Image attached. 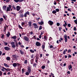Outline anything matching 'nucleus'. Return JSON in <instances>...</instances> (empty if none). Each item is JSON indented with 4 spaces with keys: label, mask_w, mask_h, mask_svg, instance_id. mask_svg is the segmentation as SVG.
Here are the masks:
<instances>
[{
    "label": "nucleus",
    "mask_w": 77,
    "mask_h": 77,
    "mask_svg": "<svg viewBox=\"0 0 77 77\" xmlns=\"http://www.w3.org/2000/svg\"><path fill=\"white\" fill-rule=\"evenodd\" d=\"M28 26L29 27H31L32 26V21H31V20H29L28 22Z\"/></svg>",
    "instance_id": "9d476101"
},
{
    "label": "nucleus",
    "mask_w": 77,
    "mask_h": 77,
    "mask_svg": "<svg viewBox=\"0 0 77 77\" xmlns=\"http://www.w3.org/2000/svg\"><path fill=\"white\" fill-rule=\"evenodd\" d=\"M33 56H34L33 54H32V55H31L30 57H31V59H32V58H33Z\"/></svg>",
    "instance_id": "864d4df0"
},
{
    "label": "nucleus",
    "mask_w": 77,
    "mask_h": 77,
    "mask_svg": "<svg viewBox=\"0 0 77 77\" xmlns=\"http://www.w3.org/2000/svg\"><path fill=\"white\" fill-rule=\"evenodd\" d=\"M26 75H29V72H26L25 73Z\"/></svg>",
    "instance_id": "a18cd8bd"
},
{
    "label": "nucleus",
    "mask_w": 77,
    "mask_h": 77,
    "mask_svg": "<svg viewBox=\"0 0 77 77\" xmlns=\"http://www.w3.org/2000/svg\"><path fill=\"white\" fill-rule=\"evenodd\" d=\"M2 75V72L0 70V76Z\"/></svg>",
    "instance_id": "6e6d98bb"
},
{
    "label": "nucleus",
    "mask_w": 77,
    "mask_h": 77,
    "mask_svg": "<svg viewBox=\"0 0 77 77\" xmlns=\"http://www.w3.org/2000/svg\"><path fill=\"white\" fill-rule=\"evenodd\" d=\"M63 54H66V51L65 50H64L63 52Z\"/></svg>",
    "instance_id": "09e8293b"
},
{
    "label": "nucleus",
    "mask_w": 77,
    "mask_h": 77,
    "mask_svg": "<svg viewBox=\"0 0 77 77\" xmlns=\"http://www.w3.org/2000/svg\"><path fill=\"white\" fill-rule=\"evenodd\" d=\"M31 64H33V62H34V59H32L30 60Z\"/></svg>",
    "instance_id": "412c9836"
},
{
    "label": "nucleus",
    "mask_w": 77,
    "mask_h": 77,
    "mask_svg": "<svg viewBox=\"0 0 77 77\" xmlns=\"http://www.w3.org/2000/svg\"><path fill=\"white\" fill-rule=\"evenodd\" d=\"M2 9L4 11H6V9H7V7L6 5H4L2 7Z\"/></svg>",
    "instance_id": "f8f14e48"
},
{
    "label": "nucleus",
    "mask_w": 77,
    "mask_h": 77,
    "mask_svg": "<svg viewBox=\"0 0 77 77\" xmlns=\"http://www.w3.org/2000/svg\"><path fill=\"white\" fill-rule=\"evenodd\" d=\"M13 66L14 67H16V66H17V63H13Z\"/></svg>",
    "instance_id": "a211bd4d"
},
{
    "label": "nucleus",
    "mask_w": 77,
    "mask_h": 77,
    "mask_svg": "<svg viewBox=\"0 0 77 77\" xmlns=\"http://www.w3.org/2000/svg\"><path fill=\"white\" fill-rule=\"evenodd\" d=\"M57 26H60V23H57Z\"/></svg>",
    "instance_id": "4d7b16f0"
},
{
    "label": "nucleus",
    "mask_w": 77,
    "mask_h": 77,
    "mask_svg": "<svg viewBox=\"0 0 77 77\" xmlns=\"http://www.w3.org/2000/svg\"><path fill=\"white\" fill-rule=\"evenodd\" d=\"M12 8H13V9H14V10H17V8H15V7L14 5H12Z\"/></svg>",
    "instance_id": "7c9ffc66"
},
{
    "label": "nucleus",
    "mask_w": 77,
    "mask_h": 77,
    "mask_svg": "<svg viewBox=\"0 0 77 77\" xmlns=\"http://www.w3.org/2000/svg\"><path fill=\"white\" fill-rule=\"evenodd\" d=\"M11 34H10V32H8V33L6 34L7 36V37H9V36H10Z\"/></svg>",
    "instance_id": "a878e982"
},
{
    "label": "nucleus",
    "mask_w": 77,
    "mask_h": 77,
    "mask_svg": "<svg viewBox=\"0 0 77 77\" xmlns=\"http://www.w3.org/2000/svg\"><path fill=\"white\" fill-rule=\"evenodd\" d=\"M21 9V7L19 6H16V10L17 11H19Z\"/></svg>",
    "instance_id": "9b49d317"
},
{
    "label": "nucleus",
    "mask_w": 77,
    "mask_h": 77,
    "mask_svg": "<svg viewBox=\"0 0 77 77\" xmlns=\"http://www.w3.org/2000/svg\"><path fill=\"white\" fill-rule=\"evenodd\" d=\"M5 26L4 27V32H5L6 31V30L7 27H8V26H7V25H6V24H5Z\"/></svg>",
    "instance_id": "dca6fc26"
},
{
    "label": "nucleus",
    "mask_w": 77,
    "mask_h": 77,
    "mask_svg": "<svg viewBox=\"0 0 77 77\" xmlns=\"http://www.w3.org/2000/svg\"><path fill=\"white\" fill-rule=\"evenodd\" d=\"M50 48H53V49H56V47H55L54 48L53 47V45H52L50 46Z\"/></svg>",
    "instance_id": "393cba45"
},
{
    "label": "nucleus",
    "mask_w": 77,
    "mask_h": 77,
    "mask_svg": "<svg viewBox=\"0 0 77 77\" xmlns=\"http://www.w3.org/2000/svg\"><path fill=\"white\" fill-rule=\"evenodd\" d=\"M56 12H59V9H58V8H57V9H55Z\"/></svg>",
    "instance_id": "de8ad7c7"
},
{
    "label": "nucleus",
    "mask_w": 77,
    "mask_h": 77,
    "mask_svg": "<svg viewBox=\"0 0 77 77\" xmlns=\"http://www.w3.org/2000/svg\"><path fill=\"white\" fill-rule=\"evenodd\" d=\"M4 65L5 66H6V67H7V68H9V66L8 64L6 63H4Z\"/></svg>",
    "instance_id": "aec40b11"
},
{
    "label": "nucleus",
    "mask_w": 77,
    "mask_h": 77,
    "mask_svg": "<svg viewBox=\"0 0 77 77\" xmlns=\"http://www.w3.org/2000/svg\"><path fill=\"white\" fill-rule=\"evenodd\" d=\"M36 60H39V56H36L35 57Z\"/></svg>",
    "instance_id": "37998d69"
},
{
    "label": "nucleus",
    "mask_w": 77,
    "mask_h": 77,
    "mask_svg": "<svg viewBox=\"0 0 77 77\" xmlns=\"http://www.w3.org/2000/svg\"><path fill=\"white\" fill-rule=\"evenodd\" d=\"M30 35H33V32L32 31H31L30 32Z\"/></svg>",
    "instance_id": "338daca9"
},
{
    "label": "nucleus",
    "mask_w": 77,
    "mask_h": 77,
    "mask_svg": "<svg viewBox=\"0 0 77 77\" xmlns=\"http://www.w3.org/2000/svg\"><path fill=\"white\" fill-rule=\"evenodd\" d=\"M52 13L54 14H55L57 13V12H56V11L55 10H54L52 11Z\"/></svg>",
    "instance_id": "cd10ccee"
},
{
    "label": "nucleus",
    "mask_w": 77,
    "mask_h": 77,
    "mask_svg": "<svg viewBox=\"0 0 77 77\" xmlns=\"http://www.w3.org/2000/svg\"><path fill=\"white\" fill-rule=\"evenodd\" d=\"M23 39L26 41H29V38H28L27 36H25L23 37Z\"/></svg>",
    "instance_id": "1a4fd4ad"
},
{
    "label": "nucleus",
    "mask_w": 77,
    "mask_h": 77,
    "mask_svg": "<svg viewBox=\"0 0 77 77\" xmlns=\"http://www.w3.org/2000/svg\"><path fill=\"white\" fill-rule=\"evenodd\" d=\"M48 23L50 25V26H52L54 24L53 22L51 20H49L48 22Z\"/></svg>",
    "instance_id": "423d86ee"
},
{
    "label": "nucleus",
    "mask_w": 77,
    "mask_h": 77,
    "mask_svg": "<svg viewBox=\"0 0 77 77\" xmlns=\"http://www.w3.org/2000/svg\"><path fill=\"white\" fill-rule=\"evenodd\" d=\"M44 39L46 41H47V36H44Z\"/></svg>",
    "instance_id": "2f4dec72"
},
{
    "label": "nucleus",
    "mask_w": 77,
    "mask_h": 77,
    "mask_svg": "<svg viewBox=\"0 0 77 77\" xmlns=\"http://www.w3.org/2000/svg\"><path fill=\"white\" fill-rule=\"evenodd\" d=\"M22 74H24V72H25L24 71V69H22Z\"/></svg>",
    "instance_id": "58836bf2"
},
{
    "label": "nucleus",
    "mask_w": 77,
    "mask_h": 77,
    "mask_svg": "<svg viewBox=\"0 0 77 77\" xmlns=\"http://www.w3.org/2000/svg\"><path fill=\"white\" fill-rule=\"evenodd\" d=\"M4 43L5 45V46H6V45H7L8 44V42H4Z\"/></svg>",
    "instance_id": "c03bdc74"
},
{
    "label": "nucleus",
    "mask_w": 77,
    "mask_h": 77,
    "mask_svg": "<svg viewBox=\"0 0 77 77\" xmlns=\"http://www.w3.org/2000/svg\"><path fill=\"white\" fill-rule=\"evenodd\" d=\"M27 15H30V12H29V11L26 12L24 14V15H23V14H20V18H24V17H27Z\"/></svg>",
    "instance_id": "f257e3e1"
},
{
    "label": "nucleus",
    "mask_w": 77,
    "mask_h": 77,
    "mask_svg": "<svg viewBox=\"0 0 77 77\" xmlns=\"http://www.w3.org/2000/svg\"><path fill=\"white\" fill-rule=\"evenodd\" d=\"M17 47H19V45H18V42L17 43H15Z\"/></svg>",
    "instance_id": "79ce46f5"
},
{
    "label": "nucleus",
    "mask_w": 77,
    "mask_h": 77,
    "mask_svg": "<svg viewBox=\"0 0 77 77\" xmlns=\"http://www.w3.org/2000/svg\"><path fill=\"white\" fill-rule=\"evenodd\" d=\"M5 50H7V51H9L11 50V49L9 48L8 47H5Z\"/></svg>",
    "instance_id": "2eb2a0df"
},
{
    "label": "nucleus",
    "mask_w": 77,
    "mask_h": 77,
    "mask_svg": "<svg viewBox=\"0 0 77 77\" xmlns=\"http://www.w3.org/2000/svg\"><path fill=\"white\" fill-rule=\"evenodd\" d=\"M19 28H20L21 29H23V28L22 27H21V26L19 25Z\"/></svg>",
    "instance_id": "49530a36"
},
{
    "label": "nucleus",
    "mask_w": 77,
    "mask_h": 77,
    "mask_svg": "<svg viewBox=\"0 0 77 77\" xmlns=\"http://www.w3.org/2000/svg\"><path fill=\"white\" fill-rule=\"evenodd\" d=\"M73 30L75 31V30H77V29H76V27H75V26L74 27V29H73Z\"/></svg>",
    "instance_id": "bf43d9fd"
},
{
    "label": "nucleus",
    "mask_w": 77,
    "mask_h": 77,
    "mask_svg": "<svg viewBox=\"0 0 77 77\" xmlns=\"http://www.w3.org/2000/svg\"><path fill=\"white\" fill-rule=\"evenodd\" d=\"M3 17L4 18L5 21H6L7 20V18L6 17V16L4 15H3Z\"/></svg>",
    "instance_id": "bb28decb"
},
{
    "label": "nucleus",
    "mask_w": 77,
    "mask_h": 77,
    "mask_svg": "<svg viewBox=\"0 0 77 77\" xmlns=\"http://www.w3.org/2000/svg\"><path fill=\"white\" fill-rule=\"evenodd\" d=\"M41 68H42V69H45V65L42 66Z\"/></svg>",
    "instance_id": "473e14b6"
},
{
    "label": "nucleus",
    "mask_w": 77,
    "mask_h": 77,
    "mask_svg": "<svg viewBox=\"0 0 77 77\" xmlns=\"http://www.w3.org/2000/svg\"><path fill=\"white\" fill-rule=\"evenodd\" d=\"M38 24H39V25H42L44 24V22L41 21V22H38Z\"/></svg>",
    "instance_id": "4be33fe9"
},
{
    "label": "nucleus",
    "mask_w": 77,
    "mask_h": 77,
    "mask_svg": "<svg viewBox=\"0 0 77 77\" xmlns=\"http://www.w3.org/2000/svg\"><path fill=\"white\" fill-rule=\"evenodd\" d=\"M8 7H7L6 10V11L7 12H9L11 11V9L12 8V5H8Z\"/></svg>",
    "instance_id": "f03ea898"
},
{
    "label": "nucleus",
    "mask_w": 77,
    "mask_h": 77,
    "mask_svg": "<svg viewBox=\"0 0 77 77\" xmlns=\"http://www.w3.org/2000/svg\"><path fill=\"white\" fill-rule=\"evenodd\" d=\"M42 48L43 49H45V45H42Z\"/></svg>",
    "instance_id": "3c124183"
},
{
    "label": "nucleus",
    "mask_w": 77,
    "mask_h": 77,
    "mask_svg": "<svg viewBox=\"0 0 77 77\" xmlns=\"http://www.w3.org/2000/svg\"><path fill=\"white\" fill-rule=\"evenodd\" d=\"M20 53L22 55H23V54H24V52L22 51V50H20Z\"/></svg>",
    "instance_id": "5701e85b"
},
{
    "label": "nucleus",
    "mask_w": 77,
    "mask_h": 77,
    "mask_svg": "<svg viewBox=\"0 0 77 77\" xmlns=\"http://www.w3.org/2000/svg\"><path fill=\"white\" fill-rule=\"evenodd\" d=\"M59 31H61V29H62V28L61 27H59Z\"/></svg>",
    "instance_id": "ea45409f"
},
{
    "label": "nucleus",
    "mask_w": 77,
    "mask_h": 77,
    "mask_svg": "<svg viewBox=\"0 0 77 77\" xmlns=\"http://www.w3.org/2000/svg\"><path fill=\"white\" fill-rule=\"evenodd\" d=\"M68 27H71V24L70 23L68 24H67Z\"/></svg>",
    "instance_id": "603ef678"
},
{
    "label": "nucleus",
    "mask_w": 77,
    "mask_h": 77,
    "mask_svg": "<svg viewBox=\"0 0 77 77\" xmlns=\"http://www.w3.org/2000/svg\"><path fill=\"white\" fill-rule=\"evenodd\" d=\"M68 11H70V12H72V11H71V10L70 8H69L67 9Z\"/></svg>",
    "instance_id": "052dcab7"
},
{
    "label": "nucleus",
    "mask_w": 77,
    "mask_h": 77,
    "mask_svg": "<svg viewBox=\"0 0 77 77\" xmlns=\"http://www.w3.org/2000/svg\"><path fill=\"white\" fill-rule=\"evenodd\" d=\"M3 21V18H1L0 19V22H1H1H2V21Z\"/></svg>",
    "instance_id": "c9c22d12"
},
{
    "label": "nucleus",
    "mask_w": 77,
    "mask_h": 77,
    "mask_svg": "<svg viewBox=\"0 0 77 77\" xmlns=\"http://www.w3.org/2000/svg\"><path fill=\"white\" fill-rule=\"evenodd\" d=\"M11 59V58L9 57H8L6 58V60H10V59Z\"/></svg>",
    "instance_id": "c756f323"
},
{
    "label": "nucleus",
    "mask_w": 77,
    "mask_h": 77,
    "mask_svg": "<svg viewBox=\"0 0 77 77\" xmlns=\"http://www.w3.org/2000/svg\"><path fill=\"white\" fill-rule=\"evenodd\" d=\"M68 68L69 69H71L72 68V66H71V65H70L69 66Z\"/></svg>",
    "instance_id": "c85d7f7f"
},
{
    "label": "nucleus",
    "mask_w": 77,
    "mask_h": 77,
    "mask_svg": "<svg viewBox=\"0 0 77 77\" xmlns=\"http://www.w3.org/2000/svg\"><path fill=\"white\" fill-rule=\"evenodd\" d=\"M29 51L31 53H34V51H33L32 49L30 50Z\"/></svg>",
    "instance_id": "a19ab883"
},
{
    "label": "nucleus",
    "mask_w": 77,
    "mask_h": 77,
    "mask_svg": "<svg viewBox=\"0 0 77 77\" xmlns=\"http://www.w3.org/2000/svg\"><path fill=\"white\" fill-rule=\"evenodd\" d=\"M25 24H26V26H27L28 25L27 24V22H26L25 23L24 22H22L21 25L22 26H24V25H25Z\"/></svg>",
    "instance_id": "f3484780"
},
{
    "label": "nucleus",
    "mask_w": 77,
    "mask_h": 77,
    "mask_svg": "<svg viewBox=\"0 0 77 77\" xmlns=\"http://www.w3.org/2000/svg\"><path fill=\"white\" fill-rule=\"evenodd\" d=\"M28 71L29 73H30V72H31V67L29 66H28Z\"/></svg>",
    "instance_id": "ddd939ff"
},
{
    "label": "nucleus",
    "mask_w": 77,
    "mask_h": 77,
    "mask_svg": "<svg viewBox=\"0 0 77 77\" xmlns=\"http://www.w3.org/2000/svg\"><path fill=\"white\" fill-rule=\"evenodd\" d=\"M67 74H71V73L70 72V71H68L67 72Z\"/></svg>",
    "instance_id": "e2e57ef3"
},
{
    "label": "nucleus",
    "mask_w": 77,
    "mask_h": 77,
    "mask_svg": "<svg viewBox=\"0 0 77 77\" xmlns=\"http://www.w3.org/2000/svg\"><path fill=\"white\" fill-rule=\"evenodd\" d=\"M64 38H65V42H67V41H68V37H67V35H64Z\"/></svg>",
    "instance_id": "0eeeda50"
},
{
    "label": "nucleus",
    "mask_w": 77,
    "mask_h": 77,
    "mask_svg": "<svg viewBox=\"0 0 77 77\" xmlns=\"http://www.w3.org/2000/svg\"><path fill=\"white\" fill-rule=\"evenodd\" d=\"M24 63L25 64H27V60H26L24 62Z\"/></svg>",
    "instance_id": "f704fd0d"
},
{
    "label": "nucleus",
    "mask_w": 77,
    "mask_h": 77,
    "mask_svg": "<svg viewBox=\"0 0 77 77\" xmlns=\"http://www.w3.org/2000/svg\"><path fill=\"white\" fill-rule=\"evenodd\" d=\"M9 1H10V0H7L6 1V3H8V2H9Z\"/></svg>",
    "instance_id": "774afa93"
},
{
    "label": "nucleus",
    "mask_w": 77,
    "mask_h": 77,
    "mask_svg": "<svg viewBox=\"0 0 77 77\" xmlns=\"http://www.w3.org/2000/svg\"><path fill=\"white\" fill-rule=\"evenodd\" d=\"M24 0H19V2H24Z\"/></svg>",
    "instance_id": "69168bd1"
},
{
    "label": "nucleus",
    "mask_w": 77,
    "mask_h": 77,
    "mask_svg": "<svg viewBox=\"0 0 77 77\" xmlns=\"http://www.w3.org/2000/svg\"><path fill=\"white\" fill-rule=\"evenodd\" d=\"M3 69H4L6 71H11V69L7 68V69L5 68L4 67H2Z\"/></svg>",
    "instance_id": "4468645a"
},
{
    "label": "nucleus",
    "mask_w": 77,
    "mask_h": 77,
    "mask_svg": "<svg viewBox=\"0 0 77 77\" xmlns=\"http://www.w3.org/2000/svg\"><path fill=\"white\" fill-rule=\"evenodd\" d=\"M71 50H69L68 51V53H71Z\"/></svg>",
    "instance_id": "0e129e2a"
},
{
    "label": "nucleus",
    "mask_w": 77,
    "mask_h": 77,
    "mask_svg": "<svg viewBox=\"0 0 77 77\" xmlns=\"http://www.w3.org/2000/svg\"><path fill=\"white\" fill-rule=\"evenodd\" d=\"M15 2L16 3H18V2H20V0H14Z\"/></svg>",
    "instance_id": "72a5a7b5"
},
{
    "label": "nucleus",
    "mask_w": 77,
    "mask_h": 77,
    "mask_svg": "<svg viewBox=\"0 0 77 77\" xmlns=\"http://www.w3.org/2000/svg\"><path fill=\"white\" fill-rule=\"evenodd\" d=\"M17 65L18 67V66H20V64L19 63H17Z\"/></svg>",
    "instance_id": "13d9d810"
},
{
    "label": "nucleus",
    "mask_w": 77,
    "mask_h": 77,
    "mask_svg": "<svg viewBox=\"0 0 77 77\" xmlns=\"http://www.w3.org/2000/svg\"><path fill=\"white\" fill-rule=\"evenodd\" d=\"M33 38H32V39H36V35H35L33 37Z\"/></svg>",
    "instance_id": "5fc2aeb1"
},
{
    "label": "nucleus",
    "mask_w": 77,
    "mask_h": 77,
    "mask_svg": "<svg viewBox=\"0 0 77 77\" xmlns=\"http://www.w3.org/2000/svg\"><path fill=\"white\" fill-rule=\"evenodd\" d=\"M36 66H37V64H36L35 63H33V67H35V68H36Z\"/></svg>",
    "instance_id": "b1692460"
},
{
    "label": "nucleus",
    "mask_w": 77,
    "mask_h": 77,
    "mask_svg": "<svg viewBox=\"0 0 77 77\" xmlns=\"http://www.w3.org/2000/svg\"><path fill=\"white\" fill-rule=\"evenodd\" d=\"M14 42H15V43H17V42H17V40H16V39H14Z\"/></svg>",
    "instance_id": "8fccbe9b"
},
{
    "label": "nucleus",
    "mask_w": 77,
    "mask_h": 77,
    "mask_svg": "<svg viewBox=\"0 0 77 77\" xmlns=\"http://www.w3.org/2000/svg\"><path fill=\"white\" fill-rule=\"evenodd\" d=\"M11 45H12V48H15L16 47V45H15V42H12L11 43Z\"/></svg>",
    "instance_id": "39448f33"
},
{
    "label": "nucleus",
    "mask_w": 77,
    "mask_h": 77,
    "mask_svg": "<svg viewBox=\"0 0 77 77\" xmlns=\"http://www.w3.org/2000/svg\"><path fill=\"white\" fill-rule=\"evenodd\" d=\"M35 45L37 47L41 46V43L38 42H37L35 43Z\"/></svg>",
    "instance_id": "6e6552de"
},
{
    "label": "nucleus",
    "mask_w": 77,
    "mask_h": 77,
    "mask_svg": "<svg viewBox=\"0 0 77 77\" xmlns=\"http://www.w3.org/2000/svg\"><path fill=\"white\" fill-rule=\"evenodd\" d=\"M17 37L16 35H14V36L11 38V39H17Z\"/></svg>",
    "instance_id": "6ab92c4d"
},
{
    "label": "nucleus",
    "mask_w": 77,
    "mask_h": 77,
    "mask_svg": "<svg viewBox=\"0 0 77 77\" xmlns=\"http://www.w3.org/2000/svg\"><path fill=\"white\" fill-rule=\"evenodd\" d=\"M32 25L34 27L35 29H38L39 28V26L37 25V24L36 23H33Z\"/></svg>",
    "instance_id": "20e7f679"
},
{
    "label": "nucleus",
    "mask_w": 77,
    "mask_h": 77,
    "mask_svg": "<svg viewBox=\"0 0 77 77\" xmlns=\"http://www.w3.org/2000/svg\"><path fill=\"white\" fill-rule=\"evenodd\" d=\"M12 58L13 60H17V58L18 57V56L16 54H13L12 56Z\"/></svg>",
    "instance_id": "7ed1b4c3"
},
{
    "label": "nucleus",
    "mask_w": 77,
    "mask_h": 77,
    "mask_svg": "<svg viewBox=\"0 0 77 77\" xmlns=\"http://www.w3.org/2000/svg\"><path fill=\"white\" fill-rule=\"evenodd\" d=\"M18 44L19 45H21V44H22L21 43V42H18Z\"/></svg>",
    "instance_id": "680f3d73"
},
{
    "label": "nucleus",
    "mask_w": 77,
    "mask_h": 77,
    "mask_svg": "<svg viewBox=\"0 0 77 77\" xmlns=\"http://www.w3.org/2000/svg\"><path fill=\"white\" fill-rule=\"evenodd\" d=\"M42 29V26H40L39 27V30H41Z\"/></svg>",
    "instance_id": "4c0bfd02"
},
{
    "label": "nucleus",
    "mask_w": 77,
    "mask_h": 77,
    "mask_svg": "<svg viewBox=\"0 0 77 77\" xmlns=\"http://www.w3.org/2000/svg\"><path fill=\"white\" fill-rule=\"evenodd\" d=\"M74 22L75 23V24H77V18L76 19V20H74Z\"/></svg>",
    "instance_id": "e433bc0d"
}]
</instances>
